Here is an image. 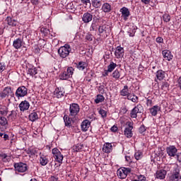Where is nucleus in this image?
Returning <instances> with one entry per match:
<instances>
[{"label": "nucleus", "mask_w": 181, "mask_h": 181, "mask_svg": "<svg viewBox=\"0 0 181 181\" xmlns=\"http://www.w3.org/2000/svg\"><path fill=\"white\" fill-rule=\"evenodd\" d=\"M70 52H71V47L67 44L58 49V54L62 59H66L70 54Z\"/></svg>", "instance_id": "obj_1"}, {"label": "nucleus", "mask_w": 181, "mask_h": 181, "mask_svg": "<svg viewBox=\"0 0 181 181\" xmlns=\"http://www.w3.org/2000/svg\"><path fill=\"white\" fill-rule=\"evenodd\" d=\"M131 173V168L122 167L117 170V176L120 179H125Z\"/></svg>", "instance_id": "obj_2"}, {"label": "nucleus", "mask_w": 181, "mask_h": 181, "mask_svg": "<svg viewBox=\"0 0 181 181\" xmlns=\"http://www.w3.org/2000/svg\"><path fill=\"white\" fill-rule=\"evenodd\" d=\"M74 73V69L71 66L68 67L66 71H64L60 74L59 77L61 80H67L73 76Z\"/></svg>", "instance_id": "obj_3"}, {"label": "nucleus", "mask_w": 181, "mask_h": 181, "mask_svg": "<svg viewBox=\"0 0 181 181\" xmlns=\"http://www.w3.org/2000/svg\"><path fill=\"white\" fill-rule=\"evenodd\" d=\"M80 112V106L77 103H71L69 106V117H76Z\"/></svg>", "instance_id": "obj_4"}, {"label": "nucleus", "mask_w": 181, "mask_h": 181, "mask_svg": "<svg viewBox=\"0 0 181 181\" xmlns=\"http://www.w3.org/2000/svg\"><path fill=\"white\" fill-rule=\"evenodd\" d=\"M14 168L16 172L24 173V172H26V170H28V164L23 163H14Z\"/></svg>", "instance_id": "obj_5"}, {"label": "nucleus", "mask_w": 181, "mask_h": 181, "mask_svg": "<svg viewBox=\"0 0 181 181\" xmlns=\"http://www.w3.org/2000/svg\"><path fill=\"white\" fill-rule=\"evenodd\" d=\"M143 111H144V108H142V105H137L132 109L130 113V117L132 118H136L138 117L137 114H141V112H142Z\"/></svg>", "instance_id": "obj_6"}, {"label": "nucleus", "mask_w": 181, "mask_h": 181, "mask_svg": "<svg viewBox=\"0 0 181 181\" xmlns=\"http://www.w3.org/2000/svg\"><path fill=\"white\" fill-rule=\"evenodd\" d=\"M13 91H12V88L10 86L4 88L3 91L1 93V98H6V97H13Z\"/></svg>", "instance_id": "obj_7"}, {"label": "nucleus", "mask_w": 181, "mask_h": 181, "mask_svg": "<svg viewBox=\"0 0 181 181\" xmlns=\"http://www.w3.org/2000/svg\"><path fill=\"white\" fill-rule=\"evenodd\" d=\"M16 95L18 97V98L28 95V88H26L25 86L18 87L16 91Z\"/></svg>", "instance_id": "obj_8"}, {"label": "nucleus", "mask_w": 181, "mask_h": 181, "mask_svg": "<svg viewBox=\"0 0 181 181\" xmlns=\"http://www.w3.org/2000/svg\"><path fill=\"white\" fill-rule=\"evenodd\" d=\"M169 181H181L180 170L175 169L170 176Z\"/></svg>", "instance_id": "obj_9"}, {"label": "nucleus", "mask_w": 181, "mask_h": 181, "mask_svg": "<svg viewBox=\"0 0 181 181\" xmlns=\"http://www.w3.org/2000/svg\"><path fill=\"white\" fill-rule=\"evenodd\" d=\"M167 153L169 156L175 157L177 154V148L175 146H170L166 148Z\"/></svg>", "instance_id": "obj_10"}, {"label": "nucleus", "mask_w": 181, "mask_h": 181, "mask_svg": "<svg viewBox=\"0 0 181 181\" xmlns=\"http://www.w3.org/2000/svg\"><path fill=\"white\" fill-rule=\"evenodd\" d=\"M120 12L122 13V18H123L124 21H128V18L131 15L129 10L127 7H123L120 9Z\"/></svg>", "instance_id": "obj_11"}, {"label": "nucleus", "mask_w": 181, "mask_h": 181, "mask_svg": "<svg viewBox=\"0 0 181 181\" xmlns=\"http://www.w3.org/2000/svg\"><path fill=\"white\" fill-rule=\"evenodd\" d=\"M167 173L168 172L166 170H158L156 173V179H160V180H163V179H165Z\"/></svg>", "instance_id": "obj_12"}, {"label": "nucleus", "mask_w": 181, "mask_h": 181, "mask_svg": "<svg viewBox=\"0 0 181 181\" xmlns=\"http://www.w3.org/2000/svg\"><path fill=\"white\" fill-rule=\"evenodd\" d=\"M13 46L15 49H21L23 46V37L16 39L13 42Z\"/></svg>", "instance_id": "obj_13"}, {"label": "nucleus", "mask_w": 181, "mask_h": 181, "mask_svg": "<svg viewBox=\"0 0 181 181\" xmlns=\"http://www.w3.org/2000/svg\"><path fill=\"white\" fill-rule=\"evenodd\" d=\"M115 55L117 59H121V57H124V48L121 46L117 47L115 51Z\"/></svg>", "instance_id": "obj_14"}, {"label": "nucleus", "mask_w": 181, "mask_h": 181, "mask_svg": "<svg viewBox=\"0 0 181 181\" xmlns=\"http://www.w3.org/2000/svg\"><path fill=\"white\" fill-rule=\"evenodd\" d=\"M30 107V104L27 100L22 101L19 105V108L21 111H28L29 107Z\"/></svg>", "instance_id": "obj_15"}, {"label": "nucleus", "mask_w": 181, "mask_h": 181, "mask_svg": "<svg viewBox=\"0 0 181 181\" xmlns=\"http://www.w3.org/2000/svg\"><path fill=\"white\" fill-rule=\"evenodd\" d=\"M82 21L83 22H84V23H89V22H91V21H93V16L88 12L85 13L83 15Z\"/></svg>", "instance_id": "obj_16"}, {"label": "nucleus", "mask_w": 181, "mask_h": 181, "mask_svg": "<svg viewBox=\"0 0 181 181\" xmlns=\"http://www.w3.org/2000/svg\"><path fill=\"white\" fill-rule=\"evenodd\" d=\"M91 125V122H90V120L86 119L81 123V129L83 132H86V131H88V128H90V126Z\"/></svg>", "instance_id": "obj_17"}, {"label": "nucleus", "mask_w": 181, "mask_h": 181, "mask_svg": "<svg viewBox=\"0 0 181 181\" xmlns=\"http://www.w3.org/2000/svg\"><path fill=\"white\" fill-rule=\"evenodd\" d=\"M64 95V91L62 88H57L54 91V96L56 98H62Z\"/></svg>", "instance_id": "obj_18"}, {"label": "nucleus", "mask_w": 181, "mask_h": 181, "mask_svg": "<svg viewBox=\"0 0 181 181\" xmlns=\"http://www.w3.org/2000/svg\"><path fill=\"white\" fill-rule=\"evenodd\" d=\"M163 56L165 60H168V62H170L172 59H173V55H172V52L168 49H165L162 52Z\"/></svg>", "instance_id": "obj_19"}, {"label": "nucleus", "mask_w": 181, "mask_h": 181, "mask_svg": "<svg viewBox=\"0 0 181 181\" xmlns=\"http://www.w3.org/2000/svg\"><path fill=\"white\" fill-rule=\"evenodd\" d=\"M103 151L105 153H110L112 151V144L111 143H105L103 147Z\"/></svg>", "instance_id": "obj_20"}, {"label": "nucleus", "mask_w": 181, "mask_h": 181, "mask_svg": "<svg viewBox=\"0 0 181 181\" xmlns=\"http://www.w3.org/2000/svg\"><path fill=\"white\" fill-rule=\"evenodd\" d=\"M156 78L159 81H162L163 78H165V76H166V73L163 70H158L156 74Z\"/></svg>", "instance_id": "obj_21"}, {"label": "nucleus", "mask_w": 181, "mask_h": 181, "mask_svg": "<svg viewBox=\"0 0 181 181\" xmlns=\"http://www.w3.org/2000/svg\"><path fill=\"white\" fill-rule=\"evenodd\" d=\"M27 74L28 76H30L31 77H33V76H36V74H37V69H36V67L35 66L29 68Z\"/></svg>", "instance_id": "obj_22"}, {"label": "nucleus", "mask_w": 181, "mask_h": 181, "mask_svg": "<svg viewBox=\"0 0 181 181\" xmlns=\"http://www.w3.org/2000/svg\"><path fill=\"white\" fill-rule=\"evenodd\" d=\"M160 110V107H159L158 105H155L150 109V112L151 115L156 117V115H158V111H159Z\"/></svg>", "instance_id": "obj_23"}, {"label": "nucleus", "mask_w": 181, "mask_h": 181, "mask_svg": "<svg viewBox=\"0 0 181 181\" xmlns=\"http://www.w3.org/2000/svg\"><path fill=\"white\" fill-rule=\"evenodd\" d=\"M28 118L30 121H31L32 122H35L36 119H39V115L36 112H33L29 115Z\"/></svg>", "instance_id": "obj_24"}, {"label": "nucleus", "mask_w": 181, "mask_h": 181, "mask_svg": "<svg viewBox=\"0 0 181 181\" xmlns=\"http://www.w3.org/2000/svg\"><path fill=\"white\" fill-rule=\"evenodd\" d=\"M102 11H103V12L105 13H110L111 11V5H110L108 3L103 4L102 6Z\"/></svg>", "instance_id": "obj_25"}, {"label": "nucleus", "mask_w": 181, "mask_h": 181, "mask_svg": "<svg viewBox=\"0 0 181 181\" xmlns=\"http://www.w3.org/2000/svg\"><path fill=\"white\" fill-rule=\"evenodd\" d=\"M64 121L65 122V126L66 127H71V122H73V119H71L69 117L68 115H64Z\"/></svg>", "instance_id": "obj_26"}, {"label": "nucleus", "mask_w": 181, "mask_h": 181, "mask_svg": "<svg viewBox=\"0 0 181 181\" xmlns=\"http://www.w3.org/2000/svg\"><path fill=\"white\" fill-rule=\"evenodd\" d=\"M6 21L7 22L8 25H9V26H16L18 23L15 19H13L11 17H7Z\"/></svg>", "instance_id": "obj_27"}, {"label": "nucleus", "mask_w": 181, "mask_h": 181, "mask_svg": "<svg viewBox=\"0 0 181 181\" xmlns=\"http://www.w3.org/2000/svg\"><path fill=\"white\" fill-rule=\"evenodd\" d=\"M127 100H130L132 103H136L138 101V96L135 95L134 93H129L127 95Z\"/></svg>", "instance_id": "obj_28"}, {"label": "nucleus", "mask_w": 181, "mask_h": 181, "mask_svg": "<svg viewBox=\"0 0 181 181\" xmlns=\"http://www.w3.org/2000/svg\"><path fill=\"white\" fill-rule=\"evenodd\" d=\"M129 91H128V86H124V88L120 91V95L122 97H127L129 94Z\"/></svg>", "instance_id": "obj_29"}, {"label": "nucleus", "mask_w": 181, "mask_h": 181, "mask_svg": "<svg viewBox=\"0 0 181 181\" xmlns=\"http://www.w3.org/2000/svg\"><path fill=\"white\" fill-rule=\"evenodd\" d=\"M49 160H47V158L45 156H41L40 158V163L42 165V166H46V165L48 163Z\"/></svg>", "instance_id": "obj_30"}, {"label": "nucleus", "mask_w": 181, "mask_h": 181, "mask_svg": "<svg viewBox=\"0 0 181 181\" xmlns=\"http://www.w3.org/2000/svg\"><path fill=\"white\" fill-rule=\"evenodd\" d=\"M124 134L127 138H132V129H128L125 128L124 131Z\"/></svg>", "instance_id": "obj_31"}, {"label": "nucleus", "mask_w": 181, "mask_h": 181, "mask_svg": "<svg viewBox=\"0 0 181 181\" xmlns=\"http://www.w3.org/2000/svg\"><path fill=\"white\" fill-rule=\"evenodd\" d=\"M115 67H117V64L111 62L110 64L107 66V71H109V73H112V71H114Z\"/></svg>", "instance_id": "obj_32"}, {"label": "nucleus", "mask_w": 181, "mask_h": 181, "mask_svg": "<svg viewBox=\"0 0 181 181\" xmlns=\"http://www.w3.org/2000/svg\"><path fill=\"white\" fill-rule=\"evenodd\" d=\"M76 67L78 70H84L86 67H87V64H86V62H80L76 64Z\"/></svg>", "instance_id": "obj_33"}, {"label": "nucleus", "mask_w": 181, "mask_h": 181, "mask_svg": "<svg viewBox=\"0 0 181 181\" xmlns=\"http://www.w3.org/2000/svg\"><path fill=\"white\" fill-rule=\"evenodd\" d=\"M0 158L3 160V162H9L11 157L7 156L6 153H1L0 154Z\"/></svg>", "instance_id": "obj_34"}, {"label": "nucleus", "mask_w": 181, "mask_h": 181, "mask_svg": "<svg viewBox=\"0 0 181 181\" xmlns=\"http://www.w3.org/2000/svg\"><path fill=\"white\" fill-rule=\"evenodd\" d=\"M92 5L94 8H100L101 7V1L100 0H92Z\"/></svg>", "instance_id": "obj_35"}, {"label": "nucleus", "mask_w": 181, "mask_h": 181, "mask_svg": "<svg viewBox=\"0 0 181 181\" xmlns=\"http://www.w3.org/2000/svg\"><path fill=\"white\" fill-rule=\"evenodd\" d=\"M108 27L106 25H103L99 26L98 28V32L99 33H104V32H107L108 30Z\"/></svg>", "instance_id": "obj_36"}, {"label": "nucleus", "mask_w": 181, "mask_h": 181, "mask_svg": "<svg viewBox=\"0 0 181 181\" xmlns=\"http://www.w3.org/2000/svg\"><path fill=\"white\" fill-rule=\"evenodd\" d=\"M105 98L103 95H98L96 99L95 100V103L96 104H100V103H103Z\"/></svg>", "instance_id": "obj_37"}, {"label": "nucleus", "mask_w": 181, "mask_h": 181, "mask_svg": "<svg viewBox=\"0 0 181 181\" xmlns=\"http://www.w3.org/2000/svg\"><path fill=\"white\" fill-rule=\"evenodd\" d=\"M64 157L63 156V155L62 154V153H59V155L57 156L56 157H54V159L57 162H58V163H63V158Z\"/></svg>", "instance_id": "obj_38"}, {"label": "nucleus", "mask_w": 181, "mask_h": 181, "mask_svg": "<svg viewBox=\"0 0 181 181\" xmlns=\"http://www.w3.org/2000/svg\"><path fill=\"white\" fill-rule=\"evenodd\" d=\"M112 76L113 78H115V80H118V78H119L121 74H119V71H118V69H116L112 74Z\"/></svg>", "instance_id": "obj_39"}, {"label": "nucleus", "mask_w": 181, "mask_h": 181, "mask_svg": "<svg viewBox=\"0 0 181 181\" xmlns=\"http://www.w3.org/2000/svg\"><path fill=\"white\" fill-rule=\"evenodd\" d=\"M161 90H163V91H168V90H169V83L162 82Z\"/></svg>", "instance_id": "obj_40"}, {"label": "nucleus", "mask_w": 181, "mask_h": 181, "mask_svg": "<svg viewBox=\"0 0 181 181\" xmlns=\"http://www.w3.org/2000/svg\"><path fill=\"white\" fill-rule=\"evenodd\" d=\"M52 153L53 155L54 158H56L58 155H60L62 153L60 151L58 150L57 148H54L52 150Z\"/></svg>", "instance_id": "obj_41"}, {"label": "nucleus", "mask_w": 181, "mask_h": 181, "mask_svg": "<svg viewBox=\"0 0 181 181\" xmlns=\"http://www.w3.org/2000/svg\"><path fill=\"white\" fill-rule=\"evenodd\" d=\"M163 20L164 21V22H170V16L168 13H165L163 16Z\"/></svg>", "instance_id": "obj_42"}, {"label": "nucleus", "mask_w": 181, "mask_h": 181, "mask_svg": "<svg viewBox=\"0 0 181 181\" xmlns=\"http://www.w3.org/2000/svg\"><path fill=\"white\" fill-rule=\"evenodd\" d=\"M8 124V120L6 119V117H0V124L4 126Z\"/></svg>", "instance_id": "obj_43"}, {"label": "nucleus", "mask_w": 181, "mask_h": 181, "mask_svg": "<svg viewBox=\"0 0 181 181\" xmlns=\"http://www.w3.org/2000/svg\"><path fill=\"white\" fill-rule=\"evenodd\" d=\"M86 39L88 42H93V39H94V35H93L91 33H87L86 35Z\"/></svg>", "instance_id": "obj_44"}, {"label": "nucleus", "mask_w": 181, "mask_h": 181, "mask_svg": "<svg viewBox=\"0 0 181 181\" xmlns=\"http://www.w3.org/2000/svg\"><path fill=\"white\" fill-rule=\"evenodd\" d=\"M99 114L101 115L102 118H107V111L100 109L99 110Z\"/></svg>", "instance_id": "obj_45"}, {"label": "nucleus", "mask_w": 181, "mask_h": 181, "mask_svg": "<svg viewBox=\"0 0 181 181\" xmlns=\"http://www.w3.org/2000/svg\"><path fill=\"white\" fill-rule=\"evenodd\" d=\"M146 131V127H145V125L142 124L139 129V132L140 134H144V132H145Z\"/></svg>", "instance_id": "obj_46"}, {"label": "nucleus", "mask_w": 181, "mask_h": 181, "mask_svg": "<svg viewBox=\"0 0 181 181\" xmlns=\"http://www.w3.org/2000/svg\"><path fill=\"white\" fill-rule=\"evenodd\" d=\"M81 1L83 5H86V6H91V2L90 0H81Z\"/></svg>", "instance_id": "obj_47"}, {"label": "nucleus", "mask_w": 181, "mask_h": 181, "mask_svg": "<svg viewBox=\"0 0 181 181\" xmlns=\"http://www.w3.org/2000/svg\"><path fill=\"white\" fill-rule=\"evenodd\" d=\"M126 125L128 126V127L126 128L129 129H134V122H127Z\"/></svg>", "instance_id": "obj_48"}, {"label": "nucleus", "mask_w": 181, "mask_h": 181, "mask_svg": "<svg viewBox=\"0 0 181 181\" xmlns=\"http://www.w3.org/2000/svg\"><path fill=\"white\" fill-rule=\"evenodd\" d=\"M104 88L105 87L103 85L98 87V90L100 94H104V93H105V90Z\"/></svg>", "instance_id": "obj_49"}, {"label": "nucleus", "mask_w": 181, "mask_h": 181, "mask_svg": "<svg viewBox=\"0 0 181 181\" xmlns=\"http://www.w3.org/2000/svg\"><path fill=\"white\" fill-rule=\"evenodd\" d=\"M137 179H139V181H146V177L142 175H138Z\"/></svg>", "instance_id": "obj_50"}, {"label": "nucleus", "mask_w": 181, "mask_h": 181, "mask_svg": "<svg viewBox=\"0 0 181 181\" xmlns=\"http://www.w3.org/2000/svg\"><path fill=\"white\" fill-rule=\"evenodd\" d=\"M49 29L45 28H41V33H44V35H47L49 33Z\"/></svg>", "instance_id": "obj_51"}, {"label": "nucleus", "mask_w": 181, "mask_h": 181, "mask_svg": "<svg viewBox=\"0 0 181 181\" xmlns=\"http://www.w3.org/2000/svg\"><path fill=\"white\" fill-rule=\"evenodd\" d=\"M141 154L139 152H137L134 154V158L136 159V160H139L141 159Z\"/></svg>", "instance_id": "obj_52"}, {"label": "nucleus", "mask_w": 181, "mask_h": 181, "mask_svg": "<svg viewBox=\"0 0 181 181\" xmlns=\"http://www.w3.org/2000/svg\"><path fill=\"white\" fill-rule=\"evenodd\" d=\"M156 42H157V43H163V38L161 37H158L156 40Z\"/></svg>", "instance_id": "obj_53"}, {"label": "nucleus", "mask_w": 181, "mask_h": 181, "mask_svg": "<svg viewBox=\"0 0 181 181\" xmlns=\"http://www.w3.org/2000/svg\"><path fill=\"white\" fill-rule=\"evenodd\" d=\"M49 181H58L59 177L56 176H51L50 178L49 179Z\"/></svg>", "instance_id": "obj_54"}, {"label": "nucleus", "mask_w": 181, "mask_h": 181, "mask_svg": "<svg viewBox=\"0 0 181 181\" xmlns=\"http://www.w3.org/2000/svg\"><path fill=\"white\" fill-rule=\"evenodd\" d=\"M153 103V102L152 101V99H147L146 100V105H148V107H151Z\"/></svg>", "instance_id": "obj_55"}, {"label": "nucleus", "mask_w": 181, "mask_h": 181, "mask_svg": "<svg viewBox=\"0 0 181 181\" xmlns=\"http://www.w3.org/2000/svg\"><path fill=\"white\" fill-rule=\"evenodd\" d=\"M5 70V65L2 63H0V73H2Z\"/></svg>", "instance_id": "obj_56"}, {"label": "nucleus", "mask_w": 181, "mask_h": 181, "mask_svg": "<svg viewBox=\"0 0 181 181\" xmlns=\"http://www.w3.org/2000/svg\"><path fill=\"white\" fill-rule=\"evenodd\" d=\"M110 130L112 131V132H117V131H118V127L116 126H112Z\"/></svg>", "instance_id": "obj_57"}, {"label": "nucleus", "mask_w": 181, "mask_h": 181, "mask_svg": "<svg viewBox=\"0 0 181 181\" xmlns=\"http://www.w3.org/2000/svg\"><path fill=\"white\" fill-rule=\"evenodd\" d=\"M176 158L177 159V160L179 162H181V153H178L177 155H176Z\"/></svg>", "instance_id": "obj_58"}, {"label": "nucleus", "mask_w": 181, "mask_h": 181, "mask_svg": "<svg viewBox=\"0 0 181 181\" xmlns=\"http://www.w3.org/2000/svg\"><path fill=\"white\" fill-rule=\"evenodd\" d=\"M36 153H37V151L36 150H34V149L30 150V154L36 155Z\"/></svg>", "instance_id": "obj_59"}, {"label": "nucleus", "mask_w": 181, "mask_h": 181, "mask_svg": "<svg viewBox=\"0 0 181 181\" xmlns=\"http://www.w3.org/2000/svg\"><path fill=\"white\" fill-rule=\"evenodd\" d=\"M3 138H4V141H8V139H9V135L4 134L3 135Z\"/></svg>", "instance_id": "obj_60"}, {"label": "nucleus", "mask_w": 181, "mask_h": 181, "mask_svg": "<svg viewBox=\"0 0 181 181\" xmlns=\"http://www.w3.org/2000/svg\"><path fill=\"white\" fill-rule=\"evenodd\" d=\"M141 2H143V4H145V5H148V4H150L151 0H141Z\"/></svg>", "instance_id": "obj_61"}, {"label": "nucleus", "mask_w": 181, "mask_h": 181, "mask_svg": "<svg viewBox=\"0 0 181 181\" xmlns=\"http://www.w3.org/2000/svg\"><path fill=\"white\" fill-rule=\"evenodd\" d=\"M1 115H6L8 114V112L6 110H0Z\"/></svg>", "instance_id": "obj_62"}, {"label": "nucleus", "mask_w": 181, "mask_h": 181, "mask_svg": "<svg viewBox=\"0 0 181 181\" xmlns=\"http://www.w3.org/2000/svg\"><path fill=\"white\" fill-rule=\"evenodd\" d=\"M32 4H33V5H37L39 0H32Z\"/></svg>", "instance_id": "obj_63"}, {"label": "nucleus", "mask_w": 181, "mask_h": 181, "mask_svg": "<svg viewBox=\"0 0 181 181\" xmlns=\"http://www.w3.org/2000/svg\"><path fill=\"white\" fill-rule=\"evenodd\" d=\"M125 159H126L127 162H131V157L126 156Z\"/></svg>", "instance_id": "obj_64"}]
</instances>
